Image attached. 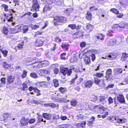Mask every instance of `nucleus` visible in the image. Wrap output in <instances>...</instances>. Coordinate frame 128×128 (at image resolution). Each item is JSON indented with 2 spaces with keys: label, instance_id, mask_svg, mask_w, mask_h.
Segmentation results:
<instances>
[{
  "label": "nucleus",
  "instance_id": "obj_7",
  "mask_svg": "<svg viewBox=\"0 0 128 128\" xmlns=\"http://www.w3.org/2000/svg\"><path fill=\"white\" fill-rule=\"evenodd\" d=\"M94 82L97 84H102L104 83V80L100 79L97 78H94Z\"/></svg>",
  "mask_w": 128,
  "mask_h": 128
},
{
  "label": "nucleus",
  "instance_id": "obj_33",
  "mask_svg": "<svg viewBox=\"0 0 128 128\" xmlns=\"http://www.w3.org/2000/svg\"><path fill=\"white\" fill-rule=\"evenodd\" d=\"M54 86L55 87H58L59 85L58 81L56 79H54L53 80Z\"/></svg>",
  "mask_w": 128,
  "mask_h": 128
},
{
  "label": "nucleus",
  "instance_id": "obj_1",
  "mask_svg": "<svg viewBox=\"0 0 128 128\" xmlns=\"http://www.w3.org/2000/svg\"><path fill=\"white\" fill-rule=\"evenodd\" d=\"M50 20L53 21L54 24L55 26H58L60 22H64L66 20V18L63 17L56 16L54 17H50Z\"/></svg>",
  "mask_w": 128,
  "mask_h": 128
},
{
  "label": "nucleus",
  "instance_id": "obj_17",
  "mask_svg": "<svg viewBox=\"0 0 128 128\" xmlns=\"http://www.w3.org/2000/svg\"><path fill=\"white\" fill-rule=\"evenodd\" d=\"M99 99L101 104H104L106 103V98L104 96H102L100 97L99 98Z\"/></svg>",
  "mask_w": 128,
  "mask_h": 128
},
{
  "label": "nucleus",
  "instance_id": "obj_34",
  "mask_svg": "<svg viewBox=\"0 0 128 128\" xmlns=\"http://www.w3.org/2000/svg\"><path fill=\"white\" fill-rule=\"evenodd\" d=\"M98 39H100L101 40H103L104 39V35L102 34H100L96 36Z\"/></svg>",
  "mask_w": 128,
  "mask_h": 128
},
{
  "label": "nucleus",
  "instance_id": "obj_23",
  "mask_svg": "<svg viewBox=\"0 0 128 128\" xmlns=\"http://www.w3.org/2000/svg\"><path fill=\"white\" fill-rule=\"evenodd\" d=\"M84 60L86 64H89L90 62V58L86 56H85L84 57Z\"/></svg>",
  "mask_w": 128,
  "mask_h": 128
},
{
  "label": "nucleus",
  "instance_id": "obj_43",
  "mask_svg": "<svg viewBox=\"0 0 128 128\" xmlns=\"http://www.w3.org/2000/svg\"><path fill=\"white\" fill-rule=\"evenodd\" d=\"M34 92L35 93H37L36 94V96H39L40 94V90H38L36 88H35V89L34 90L33 92Z\"/></svg>",
  "mask_w": 128,
  "mask_h": 128
},
{
  "label": "nucleus",
  "instance_id": "obj_51",
  "mask_svg": "<svg viewBox=\"0 0 128 128\" xmlns=\"http://www.w3.org/2000/svg\"><path fill=\"white\" fill-rule=\"evenodd\" d=\"M39 26L36 25H32L31 26V28L33 30H35L36 28H39Z\"/></svg>",
  "mask_w": 128,
  "mask_h": 128
},
{
  "label": "nucleus",
  "instance_id": "obj_40",
  "mask_svg": "<svg viewBox=\"0 0 128 128\" xmlns=\"http://www.w3.org/2000/svg\"><path fill=\"white\" fill-rule=\"evenodd\" d=\"M86 124V122H82L81 123H78L77 124L78 126H80L81 127H84Z\"/></svg>",
  "mask_w": 128,
  "mask_h": 128
},
{
  "label": "nucleus",
  "instance_id": "obj_5",
  "mask_svg": "<svg viewBox=\"0 0 128 128\" xmlns=\"http://www.w3.org/2000/svg\"><path fill=\"white\" fill-rule=\"evenodd\" d=\"M78 53L75 52H74L71 55V58L70 60L71 62L76 61V57L77 56Z\"/></svg>",
  "mask_w": 128,
  "mask_h": 128
},
{
  "label": "nucleus",
  "instance_id": "obj_14",
  "mask_svg": "<svg viewBox=\"0 0 128 128\" xmlns=\"http://www.w3.org/2000/svg\"><path fill=\"white\" fill-rule=\"evenodd\" d=\"M43 43V41L38 38L36 41L35 45L36 46H40L42 45Z\"/></svg>",
  "mask_w": 128,
  "mask_h": 128
},
{
  "label": "nucleus",
  "instance_id": "obj_31",
  "mask_svg": "<svg viewBox=\"0 0 128 128\" xmlns=\"http://www.w3.org/2000/svg\"><path fill=\"white\" fill-rule=\"evenodd\" d=\"M23 27L22 28V30H23V32L26 33V32L28 30V27L26 26H24L23 25Z\"/></svg>",
  "mask_w": 128,
  "mask_h": 128
},
{
  "label": "nucleus",
  "instance_id": "obj_3",
  "mask_svg": "<svg viewBox=\"0 0 128 128\" xmlns=\"http://www.w3.org/2000/svg\"><path fill=\"white\" fill-rule=\"evenodd\" d=\"M60 72L64 76L67 74L68 76H69L72 73V70L67 68H62L60 70Z\"/></svg>",
  "mask_w": 128,
  "mask_h": 128
},
{
  "label": "nucleus",
  "instance_id": "obj_46",
  "mask_svg": "<svg viewBox=\"0 0 128 128\" xmlns=\"http://www.w3.org/2000/svg\"><path fill=\"white\" fill-rule=\"evenodd\" d=\"M70 104L72 106H75L77 104V102L76 100H73L71 101Z\"/></svg>",
  "mask_w": 128,
  "mask_h": 128
},
{
  "label": "nucleus",
  "instance_id": "obj_35",
  "mask_svg": "<svg viewBox=\"0 0 128 128\" xmlns=\"http://www.w3.org/2000/svg\"><path fill=\"white\" fill-rule=\"evenodd\" d=\"M126 120L124 118L118 119H117V122L118 123H123L126 122Z\"/></svg>",
  "mask_w": 128,
  "mask_h": 128
},
{
  "label": "nucleus",
  "instance_id": "obj_16",
  "mask_svg": "<svg viewBox=\"0 0 128 128\" xmlns=\"http://www.w3.org/2000/svg\"><path fill=\"white\" fill-rule=\"evenodd\" d=\"M93 83V82L92 81L88 80L86 82L84 86L86 88H90L92 85Z\"/></svg>",
  "mask_w": 128,
  "mask_h": 128
},
{
  "label": "nucleus",
  "instance_id": "obj_41",
  "mask_svg": "<svg viewBox=\"0 0 128 128\" xmlns=\"http://www.w3.org/2000/svg\"><path fill=\"white\" fill-rule=\"evenodd\" d=\"M95 75L97 77L100 78L104 76V74L100 72H97L96 74Z\"/></svg>",
  "mask_w": 128,
  "mask_h": 128
},
{
  "label": "nucleus",
  "instance_id": "obj_60",
  "mask_svg": "<svg viewBox=\"0 0 128 128\" xmlns=\"http://www.w3.org/2000/svg\"><path fill=\"white\" fill-rule=\"evenodd\" d=\"M116 14L117 15V17L119 18H122L123 16L124 15L122 13H119V12L118 14Z\"/></svg>",
  "mask_w": 128,
  "mask_h": 128
},
{
  "label": "nucleus",
  "instance_id": "obj_48",
  "mask_svg": "<svg viewBox=\"0 0 128 128\" xmlns=\"http://www.w3.org/2000/svg\"><path fill=\"white\" fill-rule=\"evenodd\" d=\"M27 72L25 70H24L23 72V73L22 75V78H24L27 75Z\"/></svg>",
  "mask_w": 128,
  "mask_h": 128
},
{
  "label": "nucleus",
  "instance_id": "obj_27",
  "mask_svg": "<svg viewBox=\"0 0 128 128\" xmlns=\"http://www.w3.org/2000/svg\"><path fill=\"white\" fill-rule=\"evenodd\" d=\"M46 106H50L51 108H54L56 107V105L54 104H44Z\"/></svg>",
  "mask_w": 128,
  "mask_h": 128
},
{
  "label": "nucleus",
  "instance_id": "obj_6",
  "mask_svg": "<svg viewBox=\"0 0 128 128\" xmlns=\"http://www.w3.org/2000/svg\"><path fill=\"white\" fill-rule=\"evenodd\" d=\"M102 58L109 60H114L116 58V56L113 54H110L106 55L105 57H102Z\"/></svg>",
  "mask_w": 128,
  "mask_h": 128
},
{
  "label": "nucleus",
  "instance_id": "obj_13",
  "mask_svg": "<svg viewBox=\"0 0 128 128\" xmlns=\"http://www.w3.org/2000/svg\"><path fill=\"white\" fill-rule=\"evenodd\" d=\"M116 40L115 39H110L108 43V45L110 46H114L116 44Z\"/></svg>",
  "mask_w": 128,
  "mask_h": 128
},
{
  "label": "nucleus",
  "instance_id": "obj_47",
  "mask_svg": "<svg viewBox=\"0 0 128 128\" xmlns=\"http://www.w3.org/2000/svg\"><path fill=\"white\" fill-rule=\"evenodd\" d=\"M61 47L62 48L66 50H67L68 49V46L65 44H62L61 45Z\"/></svg>",
  "mask_w": 128,
  "mask_h": 128
},
{
  "label": "nucleus",
  "instance_id": "obj_42",
  "mask_svg": "<svg viewBox=\"0 0 128 128\" xmlns=\"http://www.w3.org/2000/svg\"><path fill=\"white\" fill-rule=\"evenodd\" d=\"M3 32L5 34L7 35L8 32V30L7 28L4 27L3 28Z\"/></svg>",
  "mask_w": 128,
  "mask_h": 128
},
{
  "label": "nucleus",
  "instance_id": "obj_49",
  "mask_svg": "<svg viewBox=\"0 0 128 128\" xmlns=\"http://www.w3.org/2000/svg\"><path fill=\"white\" fill-rule=\"evenodd\" d=\"M66 55V54L65 52L62 54L60 55V58L63 60H65L66 59V57L64 56Z\"/></svg>",
  "mask_w": 128,
  "mask_h": 128
},
{
  "label": "nucleus",
  "instance_id": "obj_57",
  "mask_svg": "<svg viewBox=\"0 0 128 128\" xmlns=\"http://www.w3.org/2000/svg\"><path fill=\"white\" fill-rule=\"evenodd\" d=\"M36 58H32V59L31 58H28L27 59L26 62L28 63L30 62H31L32 60H35Z\"/></svg>",
  "mask_w": 128,
  "mask_h": 128
},
{
  "label": "nucleus",
  "instance_id": "obj_32",
  "mask_svg": "<svg viewBox=\"0 0 128 128\" xmlns=\"http://www.w3.org/2000/svg\"><path fill=\"white\" fill-rule=\"evenodd\" d=\"M37 114L38 116V121L39 122H40L41 121H44V122H46L45 120L43 121V119L42 118V116L41 115H39L38 113Z\"/></svg>",
  "mask_w": 128,
  "mask_h": 128
},
{
  "label": "nucleus",
  "instance_id": "obj_22",
  "mask_svg": "<svg viewBox=\"0 0 128 128\" xmlns=\"http://www.w3.org/2000/svg\"><path fill=\"white\" fill-rule=\"evenodd\" d=\"M112 28L116 30V29H118L119 28H125V26H120L118 24H115L114 25Z\"/></svg>",
  "mask_w": 128,
  "mask_h": 128
},
{
  "label": "nucleus",
  "instance_id": "obj_9",
  "mask_svg": "<svg viewBox=\"0 0 128 128\" xmlns=\"http://www.w3.org/2000/svg\"><path fill=\"white\" fill-rule=\"evenodd\" d=\"M90 54L89 52L85 51V50H80L79 55V57L80 58H82V56H86Z\"/></svg>",
  "mask_w": 128,
  "mask_h": 128
},
{
  "label": "nucleus",
  "instance_id": "obj_62",
  "mask_svg": "<svg viewBox=\"0 0 128 128\" xmlns=\"http://www.w3.org/2000/svg\"><path fill=\"white\" fill-rule=\"evenodd\" d=\"M68 26L70 27V28L72 29H75L76 27L75 25L72 24L69 25Z\"/></svg>",
  "mask_w": 128,
  "mask_h": 128
},
{
  "label": "nucleus",
  "instance_id": "obj_54",
  "mask_svg": "<svg viewBox=\"0 0 128 128\" xmlns=\"http://www.w3.org/2000/svg\"><path fill=\"white\" fill-rule=\"evenodd\" d=\"M35 88L32 86L30 87L29 88V90L30 91H32L30 92V93L31 94H34L33 92L34 90V89Z\"/></svg>",
  "mask_w": 128,
  "mask_h": 128
},
{
  "label": "nucleus",
  "instance_id": "obj_15",
  "mask_svg": "<svg viewBox=\"0 0 128 128\" xmlns=\"http://www.w3.org/2000/svg\"><path fill=\"white\" fill-rule=\"evenodd\" d=\"M40 65L42 66H45L48 65L49 62L47 60H44V61H41L39 62Z\"/></svg>",
  "mask_w": 128,
  "mask_h": 128
},
{
  "label": "nucleus",
  "instance_id": "obj_29",
  "mask_svg": "<svg viewBox=\"0 0 128 128\" xmlns=\"http://www.w3.org/2000/svg\"><path fill=\"white\" fill-rule=\"evenodd\" d=\"M51 6L49 5H46L44 8L43 12H45L47 11L50 10L51 9Z\"/></svg>",
  "mask_w": 128,
  "mask_h": 128
},
{
  "label": "nucleus",
  "instance_id": "obj_30",
  "mask_svg": "<svg viewBox=\"0 0 128 128\" xmlns=\"http://www.w3.org/2000/svg\"><path fill=\"white\" fill-rule=\"evenodd\" d=\"M11 116V115L9 113H6L3 114L2 116H1L2 117H4L5 118L4 119H0V120H4L6 118H7L8 117H10Z\"/></svg>",
  "mask_w": 128,
  "mask_h": 128
},
{
  "label": "nucleus",
  "instance_id": "obj_59",
  "mask_svg": "<svg viewBox=\"0 0 128 128\" xmlns=\"http://www.w3.org/2000/svg\"><path fill=\"white\" fill-rule=\"evenodd\" d=\"M114 30H115L112 27L111 29L108 30V31L109 34H112V33L114 32Z\"/></svg>",
  "mask_w": 128,
  "mask_h": 128
},
{
  "label": "nucleus",
  "instance_id": "obj_19",
  "mask_svg": "<svg viewBox=\"0 0 128 128\" xmlns=\"http://www.w3.org/2000/svg\"><path fill=\"white\" fill-rule=\"evenodd\" d=\"M43 116L46 120H49L51 118V116L50 115L47 113H44L43 114Z\"/></svg>",
  "mask_w": 128,
  "mask_h": 128
},
{
  "label": "nucleus",
  "instance_id": "obj_38",
  "mask_svg": "<svg viewBox=\"0 0 128 128\" xmlns=\"http://www.w3.org/2000/svg\"><path fill=\"white\" fill-rule=\"evenodd\" d=\"M30 76L32 78H35L38 77V76L37 74L35 72L31 73L30 74Z\"/></svg>",
  "mask_w": 128,
  "mask_h": 128
},
{
  "label": "nucleus",
  "instance_id": "obj_58",
  "mask_svg": "<svg viewBox=\"0 0 128 128\" xmlns=\"http://www.w3.org/2000/svg\"><path fill=\"white\" fill-rule=\"evenodd\" d=\"M6 78H3L1 79L0 80L2 83L4 84H5L6 83Z\"/></svg>",
  "mask_w": 128,
  "mask_h": 128
},
{
  "label": "nucleus",
  "instance_id": "obj_44",
  "mask_svg": "<svg viewBox=\"0 0 128 128\" xmlns=\"http://www.w3.org/2000/svg\"><path fill=\"white\" fill-rule=\"evenodd\" d=\"M110 11L114 13L117 14L118 13V11L116 9L113 8L111 9Z\"/></svg>",
  "mask_w": 128,
  "mask_h": 128
},
{
  "label": "nucleus",
  "instance_id": "obj_24",
  "mask_svg": "<svg viewBox=\"0 0 128 128\" xmlns=\"http://www.w3.org/2000/svg\"><path fill=\"white\" fill-rule=\"evenodd\" d=\"M92 17V14L89 11H88L86 14V18L88 20H91Z\"/></svg>",
  "mask_w": 128,
  "mask_h": 128
},
{
  "label": "nucleus",
  "instance_id": "obj_2",
  "mask_svg": "<svg viewBox=\"0 0 128 128\" xmlns=\"http://www.w3.org/2000/svg\"><path fill=\"white\" fill-rule=\"evenodd\" d=\"M23 24H20L16 26L14 28H10V31L11 33H16L20 32L22 30Z\"/></svg>",
  "mask_w": 128,
  "mask_h": 128
},
{
  "label": "nucleus",
  "instance_id": "obj_21",
  "mask_svg": "<svg viewBox=\"0 0 128 128\" xmlns=\"http://www.w3.org/2000/svg\"><path fill=\"white\" fill-rule=\"evenodd\" d=\"M106 78L107 79H109V77H108V75H111L112 73V71L111 69H109L106 71Z\"/></svg>",
  "mask_w": 128,
  "mask_h": 128
},
{
  "label": "nucleus",
  "instance_id": "obj_63",
  "mask_svg": "<svg viewBox=\"0 0 128 128\" xmlns=\"http://www.w3.org/2000/svg\"><path fill=\"white\" fill-rule=\"evenodd\" d=\"M90 10L92 11L96 10H97L98 9L96 8H94V6H91L90 7Z\"/></svg>",
  "mask_w": 128,
  "mask_h": 128
},
{
  "label": "nucleus",
  "instance_id": "obj_52",
  "mask_svg": "<svg viewBox=\"0 0 128 128\" xmlns=\"http://www.w3.org/2000/svg\"><path fill=\"white\" fill-rule=\"evenodd\" d=\"M36 120L34 118L31 119L28 121V123L30 124H33L34 122Z\"/></svg>",
  "mask_w": 128,
  "mask_h": 128
},
{
  "label": "nucleus",
  "instance_id": "obj_4",
  "mask_svg": "<svg viewBox=\"0 0 128 128\" xmlns=\"http://www.w3.org/2000/svg\"><path fill=\"white\" fill-rule=\"evenodd\" d=\"M40 8L38 2L36 0H34L33 2V5L31 8L32 11V10L38 11Z\"/></svg>",
  "mask_w": 128,
  "mask_h": 128
},
{
  "label": "nucleus",
  "instance_id": "obj_39",
  "mask_svg": "<svg viewBox=\"0 0 128 128\" xmlns=\"http://www.w3.org/2000/svg\"><path fill=\"white\" fill-rule=\"evenodd\" d=\"M53 3L55 4L60 5L61 4V2L59 0H54Z\"/></svg>",
  "mask_w": 128,
  "mask_h": 128
},
{
  "label": "nucleus",
  "instance_id": "obj_64",
  "mask_svg": "<svg viewBox=\"0 0 128 128\" xmlns=\"http://www.w3.org/2000/svg\"><path fill=\"white\" fill-rule=\"evenodd\" d=\"M97 98L96 96H94L92 98V100L93 102H96L97 100Z\"/></svg>",
  "mask_w": 128,
  "mask_h": 128
},
{
  "label": "nucleus",
  "instance_id": "obj_50",
  "mask_svg": "<svg viewBox=\"0 0 128 128\" xmlns=\"http://www.w3.org/2000/svg\"><path fill=\"white\" fill-rule=\"evenodd\" d=\"M1 6L2 7H3L4 8L5 11H8V6L4 4H2L1 5Z\"/></svg>",
  "mask_w": 128,
  "mask_h": 128
},
{
  "label": "nucleus",
  "instance_id": "obj_56",
  "mask_svg": "<svg viewBox=\"0 0 128 128\" xmlns=\"http://www.w3.org/2000/svg\"><path fill=\"white\" fill-rule=\"evenodd\" d=\"M84 116L81 114L78 115L76 116V118L78 120H82Z\"/></svg>",
  "mask_w": 128,
  "mask_h": 128
},
{
  "label": "nucleus",
  "instance_id": "obj_20",
  "mask_svg": "<svg viewBox=\"0 0 128 128\" xmlns=\"http://www.w3.org/2000/svg\"><path fill=\"white\" fill-rule=\"evenodd\" d=\"M24 45L23 42H22L18 44L17 46L15 48L16 49L21 50L22 48Z\"/></svg>",
  "mask_w": 128,
  "mask_h": 128
},
{
  "label": "nucleus",
  "instance_id": "obj_8",
  "mask_svg": "<svg viewBox=\"0 0 128 128\" xmlns=\"http://www.w3.org/2000/svg\"><path fill=\"white\" fill-rule=\"evenodd\" d=\"M29 120V119L28 118L24 117L22 118L20 121L21 124L23 126H25L28 125V121Z\"/></svg>",
  "mask_w": 128,
  "mask_h": 128
},
{
  "label": "nucleus",
  "instance_id": "obj_37",
  "mask_svg": "<svg viewBox=\"0 0 128 128\" xmlns=\"http://www.w3.org/2000/svg\"><path fill=\"white\" fill-rule=\"evenodd\" d=\"M119 84L121 85H125L127 84L126 78L122 81H120L119 82Z\"/></svg>",
  "mask_w": 128,
  "mask_h": 128
},
{
  "label": "nucleus",
  "instance_id": "obj_10",
  "mask_svg": "<svg viewBox=\"0 0 128 128\" xmlns=\"http://www.w3.org/2000/svg\"><path fill=\"white\" fill-rule=\"evenodd\" d=\"M117 99L119 102L121 103H123L124 102V98L122 94H119L117 97Z\"/></svg>",
  "mask_w": 128,
  "mask_h": 128
},
{
  "label": "nucleus",
  "instance_id": "obj_61",
  "mask_svg": "<svg viewBox=\"0 0 128 128\" xmlns=\"http://www.w3.org/2000/svg\"><path fill=\"white\" fill-rule=\"evenodd\" d=\"M86 45V44L85 42H82L80 44V47L81 48H83Z\"/></svg>",
  "mask_w": 128,
  "mask_h": 128
},
{
  "label": "nucleus",
  "instance_id": "obj_11",
  "mask_svg": "<svg viewBox=\"0 0 128 128\" xmlns=\"http://www.w3.org/2000/svg\"><path fill=\"white\" fill-rule=\"evenodd\" d=\"M83 35L82 31H80L76 32L73 34V36L74 38H78L81 37Z\"/></svg>",
  "mask_w": 128,
  "mask_h": 128
},
{
  "label": "nucleus",
  "instance_id": "obj_53",
  "mask_svg": "<svg viewBox=\"0 0 128 128\" xmlns=\"http://www.w3.org/2000/svg\"><path fill=\"white\" fill-rule=\"evenodd\" d=\"M2 53L4 56V57H5L7 55L8 51L6 50H5L2 51Z\"/></svg>",
  "mask_w": 128,
  "mask_h": 128
},
{
  "label": "nucleus",
  "instance_id": "obj_12",
  "mask_svg": "<svg viewBox=\"0 0 128 128\" xmlns=\"http://www.w3.org/2000/svg\"><path fill=\"white\" fill-rule=\"evenodd\" d=\"M14 77L13 76H9L7 78V83L9 84L12 83L14 81Z\"/></svg>",
  "mask_w": 128,
  "mask_h": 128
},
{
  "label": "nucleus",
  "instance_id": "obj_26",
  "mask_svg": "<svg viewBox=\"0 0 128 128\" xmlns=\"http://www.w3.org/2000/svg\"><path fill=\"white\" fill-rule=\"evenodd\" d=\"M114 71L115 73L118 74L122 73V70L120 68H117L114 69Z\"/></svg>",
  "mask_w": 128,
  "mask_h": 128
},
{
  "label": "nucleus",
  "instance_id": "obj_36",
  "mask_svg": "<svg viewBox=\"0 0 128 128\" xmlns=\"http://www.w3.org/2000/svg\"><path fill=\"white\" fill-rule=\"evenodd\" d=\"M2 64L4 68H8L10 67V65L8 64L6 62H4Z\"/></svg>",
  "mask_w": 128,
  "mask_h": 128
},
{
  "label": "nucleus",
  "instance_id": "obj_28",
  "mask_svg": "<svg viewBox=\"0 0 128 128\" xmlns=\"http://www.w3.org/2000/svg\"><path fill=\"white\" fill-rule=\"evenodd\" d=\"M21 89L24 91H26L28 89V87L27 85L25 83H24L22 86Z\"/></svg>",
  "mask_w": 128,
  "mask_h": 128
},
{
  "label": "nucleus",
  "instance_id": "obj_18",
  "mask_svg": "<svg viewBox=\"0 0 128 128\" xmlns=\"http://www.w3.org/2000/svg\"><path fill=\"white\" fill-rule=\"evenodd\" d=\"M47 72V70H40L38 72V74L41 76H44Z\"/></svg>",
  "mask_w": 128,
  "mask_h": 128
},
{
  "label": "nucleus",
  "instance_id": "obj_25",
  "mask_svg": "<svg viewBox=\"0 0 128 128\" xmlns=\"http://www.w3.org/2000/svg\"><path fill=\"white\" fill-rule=\"evenodd\" d=\"M128 57V54L125 53H124L122 54L121 60L122 61H124L126 60V58Z\"/></svg>",
  "mask_w": 128,
  "mask_h": 128
},
{
  "label": "nucleus",
  "instance_id": "obj_55",
  "mask_svg": "<svg viewBox=\"0 0 128 128\" xmlns=\"http://www.w3.org/2000/svg\"><path fill=\"white\" fill-rule=\"evenodd\" d=\"M55 41L56 42H60L62 41L61 39L60 38H59L56 37L55 39Z\"/></svg>",
  "mask_w": 128,
  "mask_h": 128
},
{
  "label": "nucleus",
  "instance_id": "obj_45",
  "mask_svg": "<svg viewBox=\"0 0 128 128\" xmlns=\"http://www.w3.org/2000/svg\"><path fill=\"white\" fill-rule=\"evenodd\" d=\"M86 28L87 29L92 30L94 28L93 26L90 24H88L86 26Z\"/></svg>",
  "mask_w": 128,
  "mask_h": 128
}]
</instances>
